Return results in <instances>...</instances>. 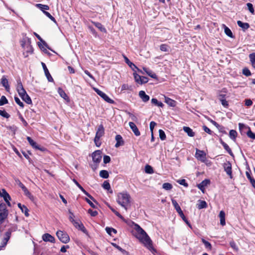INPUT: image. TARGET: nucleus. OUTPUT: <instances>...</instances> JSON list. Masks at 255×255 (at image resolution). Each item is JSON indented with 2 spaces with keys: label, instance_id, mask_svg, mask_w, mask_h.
Segmentation results:
<instances>
[{
  "label": "nucleus",
  "instance_id": "obj_36",
  "mask_svg": "<svg viewBox=\"0 0 255 255\" xmlns=\"http://www.w3.org/2000/svg\"><path fill=\"white\" fill-rule=\"evenodd\" d=\"M151 103L153 105H154L155 106H156L158 107H163V106H164L162 102L158 101L155 98H152L151 100Z\"/></svg>",
  "mask_w": 255,
  "mask_h": 255
},
{
  "label": "nucleus",
  "instance_id": "obj_31",
  "mask_svg": "<svg viewBox=\"0 0 255 255\" xmlns=\"http://www.w3.org/2000/svg\"><path fill=\"white\" fill-rule=\"evenodd\" d=\"M222 27L224 28L225 33L227 36L231 38L234 37L232 32L228 27H227L225 24H223Z\"/></svg>",
  "mask_w": 255,
  "mask_h": 255
},
{
  "label": "nucleus",
  "instance_id": "obj_10",
  "mask_svg": "<svg viewBox=\"0 0 255 255\" xmlns=\"http://www.w3.org/2000/svg\"><path fill=\"white\" fill-rule=\"evenodd\" d=\"M17 229L16 225H12L9 228H8L4 235V237L9 240L11 237V233L15 232Z\"/></svg>",
  "mask_w": 255,
  "mask_h": 255
},
{
  "label": "nucleus",
  "instance_id": "obj_54",
  "mask_svg": "<svg viewBox=\"0 0 255 255\" xmlns=\"http://www.w3.org/2000/svg\"><path fill=\"white\" fill-rule=\"evenodd\" d=\"M0 115L5 118H8L10 117V115L4 110H0Z\"/></svg>",
  "mask_w": 255,
  "mask_h": 255
},
{
  "label": "nucleus",
  "instance_id": "obj_58",
  "mask_svg": "<svg viewBox=\"0 0 255 255\" xmlns=\"http://www.w3.org/2000/svg\"><path fill=\"white\" fill-rule=\"evenodd\" d=\"M247 7L248 8L249 10L250 11L251 13L252 14L254 13V9L253 7V5L251 3H248L247 4Z\"/></svg>",
  "mask_w": 255,
  "mask_h": 255
},
{
  "label": "nucleus",
  "instance_id": "obj_28",
  "mask_svg": "<svg viewBox=\"0 0 255 255\" xmlns=\"http://www.w3.org/2000/svg\"><path fill=\"white\" fill-rule=\"evenodd\" d=\"M124 57L125 62L132 69V70L134 71L135 69L139 70L138 68L133 63L130 61L127 56H124Z\"/></svg>",
  "mask_w": 255,
  "mask_h": 255
},
{
  "label": "nucleus",
  "instance_id": "obj_1",
  "mask_svg": "<svg viewBox=\"0 0 255 255\" xmlns=\"http://www.w3.org/2000/svg\"><path fill=\"white\" fill-rule=\"evenodd\" d=\"M134 229L136 232V238L149 250L154 251L152 241L146 233L137 224H134Z\"/></svg>",
  "mask_w": 255,
  "mask_h": 255
},
{
  "label": "nucleus",
  "instance_id": "obj_38",
  "mask_svg": "<svg viewBox=\"0 0 255 255\" xmlns=\"http://www.w3.org/2000/svg\"><path fill=\"white\" fill-rule=\"evenodd\" d=\"M237 136V132L234 129H231L229 132V136L233 140H235Z\"/></svg>",
  "mask_w": 255,
  "mask_h": 255
},
{
  "label": "nucleus",
  "instance_id": "obj_63",
  "mask_svg": "<svg viewBox=\"0 0 255 255\" xmlns=\"http://www.w3.org/2000/svg\"><path fill=\"white\" fill-rule=\"evenodd\" d=\"M94 142L96 145L98 147H99L101 144V143L100 142V138L99 137L95 136L94 138Z\"/></svg>",
  "mask_w": 255,
  "mask_h": 255
},
{
  "label": "nucleus",
  "instance_id": "obj_53",
  "mask_svg": "<svg viewBox=\"0 0 255 255\" xmlns=\"http://www.w3.org/2000/svg\"><path fill=\"white\" fill-rule=\"evenodd\" d=\"M14 101H15V103L17 105H18L21 108H23L24 107L23 103L22 102H21V101L18 97H14Z\"/></svg>",
  "mask_w": 255,
  "mask_h": 255
},
{
  "label": "nucleus",
  "instance_id": "obj_40",
  "mask_svg": "<svg viewBox=\"0 0 255 255\" xmlns=\"http://www.w3.org/2000/svg\"><path fill=\"white\" fill-rule=\"evenodd\" d=\"M100 176L103 178L107 179L109 177V172L105 170H102L100 172Z\"/></svg>",
  "mask_w": 255,
  "mask_h": 255
},
{
  "label": "nucleus",
  "instance_id": "obj_8",
  "mask_svg": "<svg viewBox=\"0 0 255 255\" xmlns=\"http://www.w3.org/2000/svg\"><path fill=\"white\" fill-rule=\"evenodd\" d=\"M92 159L94 162L99 164L102 159V152L100 150L95 151L92 153Z\"/></svg>",
  "mask_w": 255,
  "mask_h": 255
},
{
  "label": "nucleus",
  "instance_id": "obj_27",
  "mask_svg": "<svg viewBox=\"0 0 255 255\" xmlns=\"http://www.w3.org/2000/svg\"><path fill=\"white\" fill-rule=\"evenodd\" d=\"M28 44H22V46L24 48V49L26 50V52L31 53L33 52V48L32 46L30 44V39H28Z\"/></svg>",
  "mask_w": 255,
  "mask_h": 255
},
{
  "label": "nucleus",
  "instance_id": "obj_57",
  "mask_svg": "<svg viewBox=\"0 0 255 255\" xmlns=\"http://www.w3.org/2000/svg\"><path fill=\"white\" fill-rule=\"evenodd\" d=\"M247 136L252 139H255V133L253 132L251 129L248 132Z\"/></svg>",
  "mask_w": 255,
  "mask_h": 255
},
{
  "label": "nucleus",
  "instance_id": "obj_33",
  "mask_svg": "<svg viewBox=\"0 0 255 255\" xmlns=\"http://www.w3.org/2000/svg\"><path fill=\"white\" fill-rule=\"evenodd\" d=\"M21 98L27 104H32V101L31 100V98L27 95V93L24 95H23L22 97H21Z\"/></svg>",
  "mask_w": 255,
  "mask_h": 255
},
{
  "label": "nucleus",
  "instance_id": "obj_4",
  "mask_svg": "<svg viewBox=\"0 0 255 255\" xmlns=\"http://www.w3.org/2000/svg\"><path fill=\"white\" fill-rule=\"evenodd\" d=\"M56 235L59 240L63 243L66 244L70 241L69 236L66 232L59 230L57 232Z\"/></svg>",
  "mask_w": 255,
  "mask_h": 255
},
{
  "label": "nucleus",
  "instance_id": "obj_19",
  "mask_svg": "<svg viewBox=\"0 0 255 255\" xmlns=\"http://www.w3.org/2000/svg\"><path fill=\"white\" fill-rule=\"evenodd\" d=\"M129 126L130 128L131 129L132 131L136 136L140 135V131H139L138 128H137V127L133 122H129Z\"/></svg>",
  "mask_w": 255,
  "mask_h": 255
},
{
  "label": "nucleus",
  "instance_id": "obj_43",
  "mask_svg": "<svg viewBox=\"0 0 255 255\" xmlns=\"http://www.w3.org/2000/svg\"><path fill=\"white\" fill-rule=\"evenodd\" d=\"M106 231L107 233L111 236L112 235V233L114 234H116L117 233V230L113 228L107 227L106 228Z\"/></svg>",
  "mask_w": 255,
  "mask_h": 255
},
{
  "label": "nucleus",
  "instance_id": "obj_11",
  "mask_svg": "<svg viewBox=\"0 0 255 255\" xmlns=\"http://www.w3.org/2000/svg\"><path fill=\"white\" fill-rule=\"evenodd\" d=\"M239 128L240 132L242 135H247L248 132L251 129L249 127L242 123L239 124Z\"/></svg>",
  "mask_w": 255,
  "mask_h": 255
},
{
  "label": "nucleus",
  "instance_id": "obj_24",
  "mask_svg": "<svg viewBox=\"0 0 255 255\" xmlns=\"http://www.w3.org/2000/svg\"><path fill=\"white\" fill-rule=\"evenodd\" d=\"M1 84H2V86L5 88L7 91H9V86L8 84V82L4 76H2V78L1 79Z\"/></svg>",
  "mask_w": 255,
  "mask_h": 255
},
{
  "label": "nucleus",
  "instance_id": "obj_51",
  "mask_svg": "<svg viewBox=\"0 0 255 255\" xmlns=\"http://www.w3.org/2000/svg\"><path fill=\"white\" fill-rule=\"evenodd\" d=\"M243 74L245 75L246 76H250L252 75L251 71L250 70L247 68H244L243 69Z\"/></svg>",
  "mask_w": 255,
  "mask_h": 255
},
{
  "label": "nucleus",
  "instance_id": "obj_60",
  "mask_svg": "<svg viewBox=\"0 0 255 255\" xmlns=\"http://www.w3.org/2000/svg\"><path fill=\"white\" fill-rule=\"evenodd\" d=\"M44 13L48 17H49L51 20H52L54 22H56V20L55 18L51 15V14L46 11H44Z\"/></svg>",
  "mask_w": 255,
  "mask_h": 255
},
{
  "label": "nucleus",
  "instance_id": "obj_2",
  "mask_svg": "<svg viewBox=\"0 0 255 255\" xmlns=\"http://www.w3.org/2000/svg\"><path fill=\"white\" fill-rule=\"evenodd\" d=\"M117 201L119 205L127 210L128 207L130 206L131 197L127 192H122L118 193Z\"/></svg>",
  "mask_w": 255,
  "mask_h": 255
},
{
  "label": "nucleus",
  "instance_id": "obj_17",
  "mask_svg": "<svg viewBox=\"0 0 255 255\" xmlns=\"http://www.w3.org/2000/svg\"><path fill=\"white\" fill-rule=\"evenodd\" d=\"M73 224L74 225L75 228L78 229L79 230H81L83 233H86L87 232L86 228H85L83 224L81 222L75 221V222H74Z\"/></svg>",
  "mask_w": 255,
  "mask_h": 255
},
{
  "label": "nucleus",
  "instance_id": "obj_15",
  "mask_svg": "<svg viewBox=\"0 0 255 255\" xmlns=\"http://www.w3.org/2000/svg\"><path fill=\"white\" fill-rule=\"evenodd\" d=\"M138 96L144 103L147 102L150 99L149 96L146 95L144 91H140L138 93Z\"/></svg>",
  "mask_w": 255,
  "mask_h": 255
},
{
  "label": "nucleus",
  "instance_id": "obj_16",
  "mask_svg": "<svg viewBox=\"0 0 255 255\" xmlns=\"http://www.w3.org/2000/svg\"><path fill=\"white\" fill-rule=\"evenodd\" d=\"M105 133V129L103 125H100L98 126V129L96 133V137L101 138L104 135Z\"/></svg>",
  "mask_w": 255,
  "mask_h": 255
},
{
  "label": "nucleus",
  "instance_id": "obj_9",
  "mask_svg": "<svg viewBox=\"0 0 255 255\" xmlns=\"http://www.w3.org/2000/svg\"><path fill=\"white\" fill-rule=\"evenodd\" d=\"M133 76L135 82L139 84L146 83L148 82L147 77L141 76L136 73H133Z\"/></svg>",
  "mask_w": 255,
  "mask_h": 255
},
{
  "label": "nucleus",
  "instance_id": "obj_42",
  "mask_svg": "<svg viewBox=\"0 0 255 255\" xmlns=\"http://www.w3.org/2000/svg\"><path fill=\"white\" fill-rule=\"evenodd\" d=\"M36 6L42 10L43 12L45 11L44 10H48L49 9V6L47 5H44L42 4H37Z\"/></svg>",
  "mask_w": 255,
  "mask_h": 255
},
{
  "label": "nucleus",
  "instance_id": "obj_22",
  "mask_svg": "<svg viewBox=\"0 0 255 255\" xmlns=\"http://www.w3.org/2000/svg\"><path fill=\"white\" fill-rule=\"evenodd\" d=\"M8 211L6 207L4 208V210L0 211V223H2L7 217Z\"/></svg>",
  "mask_w": 255,
  "mask_h": 255
},
{
  "label": "nucleus",
  "instance_id": "obj_30",
  "mask_svg": "<svg viewBox=\"0 0 255 255\" xmlns=\"http://www.w3.org/2000/svg\"><path fill=\"white\" fill-rule=\"evenodd\" d=\"M58 93L59 95L64 100L69 101V99L64 91L61 88H58Z\"/></svg>",
  "mask_w": 255,
  "mask_h": 255
},
{
  "label": "nucleus",
  "instance_id": "obj_14",
  "mask_svg": "<svg viewBox=\"0 0 255 255\" xmlns=\"http://www.w3.org/2000/svg\"><path fill=\"white\" fill-rule=\"evenodd\" d=\"M43 70L44 71L45 75L49 82H53V79L51 76L45 64L43 62H41Z\"/></svg>",
  "mask_w": 255,
  "mask_h": 255
},
{
  "label": "nucleus",
  "instance_id": "obj_50",
  "mask_svg": "<svg viewBox=\"0 0 255 255\" xmlns=\"http://www.w3.org/2000/svg\"><path fill=\"white\" fill-rule=\"evenodd\" d=\"M159 137L162 140H164L166 138V135L164 131L162 129L159 130Z\"/></svg>",
  "mask_w": 255,
  "mask_h": 255
},
{
  "label": "nucleus",
  "instance_id": "obj_3",
  "mask_svg": "<svg viewBox=\"0 0 255 255\" xmlns=\"http://www.w3.org/2000/svg\"><path fill=\"white\" fill-rule=\"evenodd\" d=\"M172 205H173L175 209L177 211V212L178 213L179 215L181 217V218L182 219V220L190 227H191V225L190 223L188 222L187 219H186V217L184 215L180 206L178 205L177 201L174 199L171 200Z\"/></svg>",
  "mask_w": 255,
  "mask_h": 255
},
{
  "label": "nucleus",
  "instance_id": "obj_46",
  "mask_svg": "<svg viewBox=\"0 0 255 255\" xmlns=\"http://www.w3.org/2000/svg\"><path fill=\"white\" fill-rule=\"evenodd\" d=\"M202 242L204 244L206 248L211 250L212 245L208 241H206L204 239H201Z\"/></svg>",
  "mask_w": 255,
  "mask_h": 255
},
{
  "label": "nucleus",
  "instance_id": "obj_49",
  "mask_svg": "<svg viewBox=\"0 0 255 255\" xmlns=\"http://www.w3.org/2000/svg\"><path fill=\"white\" fill-rule=\"evenodd\" d=\"M109 208L111 210V211L118 217H119L121 219H123V217L115 209H114L113 207L110 206H109Z\"/></svg>",
  "mask_w": 255,
  "mask_h": 255
},
{
  "label": "nucleus",
  "instance_id": "obj_34",
  "mask_svg": "<svg viewBox=\"0 0 255 255\" xmlns=\"http://www.w3.org/2000/svg\"><path fill=\"white\" fill-rule=\"evenodd\" d=\"M199 203L197 204V208L199 209L206 208L207 207V204L206 201L203 200H199Z\"/></svg>",
  "mask_w": 255,
  "mask_h": 255
},
{
  "label": "nucleus",
  "instance_id": "obj_64",
  "mask_svg": "<svg viewBox=\"0 0 255 255\" xmlns=\"http://www.w3.org/2000/svg\"><path fill=\"white\" fill-rule=\"evenodd\" d=\"M88 212L92 217H95L98 215V212L97 211H93L92 209H90L88 210Z\"/></svg>",
  "mask_w": 255,
  "mask_h": 255
},
{
  "label": "nucleus",
  "instance_id": "obj_52",
  "mask_svg": "<svg viewBox=\"0 0 255 255\" xmlns=\"http://www.w3.org/2000/svg\"><path fill=\"white\" fill-rule=\"evenodd\" d=\"M102 187L107 190L111 189V186L110 183L107 181H105L102 185Z\"/></svg>",
  "mask_w": 255,
  "mask_h": 255
},
{
  "label": "nucleus",
  "instance_id": "obj_7",
  "mask_svg": "<svg viewBox=\"0 0 255 255\" xmlns=\"http://www.w3.org/2000/svg\"><path fill=\"white\" fill-rule=\"evenodd\" d=\"M27 141H28L30 145L35 149H38L42 151H44L46 149L38 145L35 141H34L30 137L27 136L26 137Z\"/></svg>",
  "mask_w": 255,
  "mask_h": 255
},
{
  "label": "nucleus",
  "instance_id": "obj_25",
  "mask_svg": "<svg viewBox=\"0 0 255 255\" xmlns=\"http://www.w3.org/2000/svg\"><path fill=\"white\" fill-rule=\"evenodd\" d=\"M92 23L100 30L101 32H103L105 33L107 32V30L106 28L104 27V26L100 22L92 21Z\"/></svg>",
  "mask_w": 255,
  "mask_h": 255
},
{
  "label": "nucleus",
  "instance_id": "obj_32",
  "mask_svg": "<svg viewBox=\"0 0 255 255\" xmlns=\"http://www.w3.org/2000/svg\"><path fill=\"white\" fill-rule=\"evenodd\" d=\"M165 102L171 107L175 106L176 102L169 98L165 97Z\"/></svg>",
  "mask_w": 255,
  "mask_h": 255
},
{
  "label": "nucleus",
  "instance_id": "obj_59",
  "mask_svg": "<svg viewBox=\"0 0 255 255\" xmlns=\"http://www.w3.org/2000/svg\"><path fill=\"white\" fill-rule=\"evenodd\" d=\"M22 191H23L24 194L27 196V197H29L31 196V193L28 191V190L27 189V188L25 186L24 188L22 189Z\"/></svg>",
  "mask_w": 255,
  "mask_h": 255
},
{
  "label": "nucleus",
  "instance_id": "obj_13",
  "mask_svg": "<svg viewBox=\"0 0 255 255\" xmlns=\"http://www.w3.org/2000/svg\"><path fill=\"white\" fill-rule=\"evenodd\" d=\"M210 181L209 179H205L203 180L200 183L197 185V187L201 190L203 193H204L205 187L209 184Z\"/></svg>",
  "mask_w": 255,
  "mask_h": 255
},
{
  "label": "nucleus",
  "instance_id": "obj_37",
  "mask_svg": "<svg viewBox=\"0 0 255 255\" xmlns=\"http://www.w3.org/2000/svg\"><path fill=\"white\" fill-rule=\"evenodd\" d=\"M17 206L18 207V208L21 209V208H23L24 209V215L26 217H28L29 214L28 213V212H29V210L28 209V208L24 205H22L20 203H18L17 204Z\"/></svg>",
  "mask_w": 255,
  "mask_h": 255
},
{
  "label": "nucleus",
  "instance_id": "obj_18",
  "mask_svg": "<svg viewBox=\"0 0 255 255\" xmlns=\"http://www.w3.org/2000/svg\"><path fill=\"white\" fill-rule=\"evenodd\" d=\"M115 139L117 141L115 145L116 148H118L120 146L123 145L124 144V141L123 139L122 136L121 135H117L116 136Z\"/></svg>",
  "mask_w": 255,
  "mask_h": 255
},
{
  "label": "nucleus",
  "instance_id": "obj_23",
  "mask_svg": "<svg viewBox=\"0 0 255 255\" xmlns=\"http://www.w3.org/2000/svg\"><path fill=\"white\" fill-rule=\"evenodd\" d=\"M221 144L223 145L224 149L228 152V153L232 156H234V154L232 151L231 149L230 148L229 145L225 143L222 139H220Z\"/></svg>",
  "mask_w": 255,
  "mask_h": 255
},
{
  "label": "nucleus",
  "instance_id": "obj_41",
  "mask_svg": "<svg viewBox=\"0 0 255 255\" xmlns=\"http://www.w3.org/2000/svg\"><path fill=\"white\" fill-rule=\"evenodd\" d=\"M249 58L252 66L255 68V53L250 54Z\"/></svg>",
  "mask_w": 255,
  "mask_h": 255
},
{
  "label": "nucleus",
  "instance_id": "obj_29",
  "mask_svg": "<svg viewBox=\"0 0 255 255\" xmlns=\"http://www.w3.org/2000/svg\"><path fill=\"white\" fill-rule=\"evenodd\" d=\"M183 130L190 137H193L195 135V133L193 130L189 127H184L183 128Z\"/></svg>",
  "mask_w": 255,
  "mask_h": 255
},
{
  "label": "nucleus",
  "instance_id": "obj_45",
  "mask_svg": "<svg viewBox=\"0 0 255 255\" xmlns=\"http://www.w3.org/2000/svg\"><path fill=\"white\" fill-rule=\"evenodd\" d=\"M162 188L166 190H170L172 188V185L169 183H164L162 185Z\"/></svg>",
  "mask_w": 255,
  "mask_h": 255
},
{
  "label": "nucleus",
  "instance_id": "obj_55",
  "mask_svg": "<svg viewBox=\"0 0 255 255\" xmlns=\"http://www.w3.org/2000/svg\"><path fill=\"white\" fill-rule=\"evenodd\" d=\"M73 181L75 183V184L77 186V187L84 193L86 192V190L82 187V186L77 182V181L73 179Z\"/></svg>",
  "mask_w": 255,
  "mask_h": 255
},
{
  "label": "nucleus",
  "instance_id": "obj_44",
  "mask_svg": "<svg viewBox=\"0 0 255 255\" xmlns=\"http://www.w3.org/2000/svg\"><path fill=\"white\" fill-rule=\"evenodd\" d=\"M169 49V46L165 44H162L160 46V50L163 52H168Z\"/></svg>",
  "mask_w": 255,
  "mask_h": 255
},
{
  "label": "nucleus",
  "instance_id": "obj_20",
  "mask_svg": "<svg viewBox=\"0 0 255 255\" xmlns=\"http://www.w3.org/2000/svg\"><path fill=\"white\" fill-rule=\"evenodd\" d=\"M224 170L227 173V174L230 176L232 177V165L230 162H228L227 163H225L224 165Z\"/></svg>",
  "mask_w": 255,
  "mask_h": 255
},
{
  "label": "nucleus",
  "instance_id": "obj_26",
  "mask_svg": "<svg viewBox=\"0 0 255 255\" xmlns=\"http://www.w3.org/2000/svg\"><path fill=\"white\" fill-rule=\"evenodd\" d=\"M237 24L241 27L244 31L248 29L250 27V24L247 22H243L240 20L237 21Z\"/></svg>",
  "mask_w": 255,
  "mask_h": 255
},
{
  "label": "nucleus",
  "instance_id": "obj_21",
  "mask_svg": "<svg viewBox=\"0 0 255 255\" xmlns=\"http://www.w3.org/2000/svg\"><path fill=\"white\" fill-rule=\"evenodd\" d=\"M42 239L45 242H49L51 243H54L55 242L54 238L48 233L43 235Z\"/></svg>",
  "mask_w": 255,
  "mask_h": 255
},
{
  "label": "nucleus",
  "instance_id": "obj_12",
  "mask_svg": "<svg viewBox=\"0 0 255 255\" xmlns=\"http://www.w3.org/2000/svg\"><path fill=\"white\" fill-rule=\"evenodd\" d=\"M196 157L202 162H204L206 159V153L203 150L196 149Z\"/></svg>",
  "mask_w": 255,
  "mask_h": 255
},
{
  "label": "nucleus",
  "instance_id": "obj_5",
  "mask_svg": "<svg viewBox=\"0 0 255 255\" xmlns=\"http://www.w3.org/2000/svg\"><path fill=\"white\" fill-rule=\"evenodd\" d=\"M94 90L96 92V93L100 96L102 98H103L106 102L110 104H114L115 102L114 100L110 98L108 95H107L105 93L101 91L99 89L96 88H94Z\"/></svg>",
  "mask_w": 255,
  "mask_h": 255
},
{
  "label": "nucleus",
  "instance_id": "obj_61",
  "mask_svg": "<svg viewBox=\"0 0 255 255\" xmlns=\"http://www.w3.org/2000/svg\"><path fill=\"white\" fill-rule=\"evenodd\" d=\"M203 128L206 132L208 133V134H209L210 135L213 134V132L206 126H204L203 127Z\"/></svg>",
  "mask_w": 255,
  "mask_h": 255
},
{
  "label": "nucleus",
  "instance_id": "obj_56",
  "mask_svg": "<svg viewBox=\"0 0 255 255\" xmlns=\"http://www.w3.org/2000/svg\"><path fill=\"white\" fill-rule=\"evenodd\" d=\"M177 182L180 185H183L185 187H187L188 186V184L185 179L179 180L177 181Z\"/></svg>",
  "mask_w": 255,
  "mask_h": 255
},
{
  "label": "nucleus",
  "instance_id": "obj_62",
  "mask_svg": "<svg viewBox=\"0 0 255 255\" xmlns=\"http://www.w3.org/2000/svg\"><path fill=\"white\" fill-rule=\"evenodd\" d=\"M85 201L90 205V206L93 208H96V206L89 199L87 198H85Z\"/></svg>",
  "mask_w": 255,
  "mask_h": 255
},
{
  "label": "nucleus",
  "instance_id": "obj_48",
  "mask_svg": "<svg viewBox=\"0 0 255 255\" xmlns=\"http://www.w3.org/2000/svg\"><path fill=\"white\" fill-rule=\"evenodd\" d=\"M8 103V101L4 96L1 97L0 99V106H3Z\"/></svg>",
  "mask_w": 255,
  "mask_h": 255
},
{
  "label": "nucleus",
  "instance_id": "obj_6",
  "mask_svg": "<svg viewBox=\"0 0 255 255\" xmlns=\"http://www.w3.org/2000/svg\"><path fill=\"white\" fill-rule=\"evenodd\" d=\"M0 196L3 198L8 206L11 207V203L9 202L11 200V197L5 189L0 190Z\"/></svg>",
  "mask_w": 255,
  "mask_h": 255
},
{
  "label": "nucleus",
  "instance_id": "obj_47",
  "mask_svg": "<svg viewBox=\"0 0 255 255\" xmlns=\"http://www.w3.org/2000/svg\"><path fill=\"white\" fill-rule=\"evenodd\" d=\"M145 171L146 173H148V174H152L153 173V170L152 167L149 165H146L145 166Z\"/></svg>",
  "mask_w": 255,
  "mask_h": 255
},
{
  "label": "nucleus",
  "instance_id": "obj_35",
  "mask_svg": "<svg viewBox=\"0 0 255 255\" xmlns=\"http://www.w3.org/2000/svg\"><path fill=\"white\" fill-rule=\"evenodd\" d=\"M143 69L146 72V73L150 77L154 79H156L157 78L156 75L152 71L148 70L146 68H143Z\"/></svg>",
  "mask_w": 255,
  "mask_h": 255
},
{
  "label": "nucleus",
  "instance_id": "obj_39",
  "mask_svg": "<svg viewBox=\"0 0 255 255\" xmlns=\"http://www.w3.org/2000/svg\"><path fill=\"white\" fill-rule=\"evenodd\" d=\"M126 112L127 114L129 116V118L131 119V121L135 122L137 121L138 119L135 115L128 111H126Z\"/></svg>",
  "mask_w": 255,
  "mask_h": 255
}]
</instances>
